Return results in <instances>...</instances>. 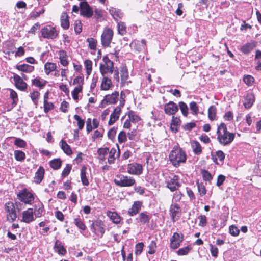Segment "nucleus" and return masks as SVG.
Returning a JSON list of instances; mask_svg holds the SVG:
<instances>
[{"mask_svg": "<svg viewBox=\"0 0 261 261\" xmlns=\"http://www.w3.org/2000/svg\"><path fill=\"white\" fill-rule=\"evenodd\" d=\"M16 68L23 72L31 73L34 70V67L27 64L17 65Z\"/></svg>", "mask_w": 261, "mask_h": 261, "instance_id": "nucleus-25", "label": "nucleus"}, {"mask_svg": "<svg viewBox=\"0 0 261 261\" xmlns=\"http://www.w3.org/2000/svg\"><path fill=\"white\" fill-rule=\"evenodd\" d=\"M34 220L33 208H28L22 213V221L27 223H29Z\"/></svg>", "mask_w": 261, "mask_h": 261, "instance_id": "nucleus-17", "label": "nucleus"}, {"mask_svg": "<svg viewBox=\"0 0 261 261\" xmlns=\"http://www.w3.org/2000/svg\"><path fill=\"white\" fill-rule=\"evenodd\" d=\"M74 31L76 34H79L82 30V24L80 20H76L74 23Z\"/></svg>", "mask_w": 261, "mask_h": 261, "instance_id": "nucleus-52", "label": "nucleus"}, {"mask_svg": "<svg viewBox=\"0 0 261 261\" xmlns=\"http://www.w3.org/2000/svg\"><path fill=\"white\" fill-rule=\"evenodd\" d=\"M14 145L20 148H24L27 146V143L20 138H16L14 142Z\"/></svg>", "mask_w": 261, "mask_h": 261, "instance_id": "nucleus-53", "label": "nucleus"}, {"mask_svg": "<svg viewBox=\"0 0 261 261\" xmlns=\"http://www.w3.org/2000/svg\"><path fill=\"white\" fill-rule=\"evenodd\" d=\"M80 14L87 18L91 17L93 14L92 8L86 1L81 2L80 4Z\"/></svg>", "mask_w": 261, "mask_h": 261, "instance_id": "nucleus-7", "label": "nucleus"}, {"mask_svg": "<svg viewBox=\"0 0 261 261\" xmlns=\"http://www.w3.org/2000/svg\"><path fill=\"white\" fill-rule=\"evenodd\" d=\"M114 183L119 187H130L135 183V180L132 177L123 175H117L114 180Z\"/></svg>", "mask_w": 261, "mask_h": 261, "instance_id": "nucleus-3", "label": "nucleus"}, {"mask_svg": "<svg viewBox=\"0 0 261 261\" xmlns=\"http://www.w3.org/2000/svg\"><path fill=\"white\" fill-rule=\"evenodd\" d=\"M191 250V247L187 246L182 248H180L177 252L179 255H184L188 253L189 251Z\"/></svg>", "mask_w": 261, "mask_h": 261, "instance_id": "nucleus-57", "label": "nucleus"}, {"mask_svg": "<svg viewBox=\"0 0 261 261\" xmlns=\"http://www.w3.org/2000/svg\"><path fill=\"white\" fill-rule=\"evenodd\" d=\"M164 109L166 114L173 116L178 111V107L176 103L170 101L164 105Z\"/></svg>", "mask_w": 261, "mask_h": 261, "instance_id": "nucleus-11", "label": "nucleus"}, {"mask_svg": "<svg viewBox=\"0 0 261 261\" xmlns=\"http://www.w3.org/2000/svg\"><path fill=\"white\" fill-rule=\"evenodd\" d=\"M169 159L174 166L177 167L180 163H185L187 159L186 154L181 148L174 147L169 154Z\"/></svg>", "mask_w": 261, "mask_h": 261, "instance_id": "nucleus-2", "label": "nucleus"}, {"mask_svg": "<svg viewBox=\"0 0 261 261\" xmlns=\"http://www.w3.org/2000/svg\"><path fill=\"white\" fill-rule=\"evenodd\" d=\"M144 247V244L143 243H138L135 246V254L138 255L141 253L143 248Z\"/></svg>", "mask_w": 261, "mask_h": 261, "instance_id": "nucleus-59", "label": "nucleus"}, {"mask_svg": "<svg viewBox=\"0 0 261 261\" xmlns=\"http://www.w3.org/2000/svg\"><path fill=\"white\" fill-rule=\"evenodd\" d=\"M170 213L173 222L177 220L180 217L181 211L179 204L177 203L172 204L170 207Z\"/></svg>", "mask_w": 261, "mask_h": 261, "instance_id": "nucleus-9", "label": "nucleus"}, {"mask_svg": "<svg viewBox=\"0 0 261 261\" xmlns=\"http://www.w3.org/2000/svg\"><path fill=\"white\" fill-rule=\"evenodd\" d=\"M109 11L116 22H118V20L121 19L124 16L123 13L121 10L115 8L111 7Z\"/></svg>", "mask_w": 261, "mask_h": 261, "instance_id": "nucleus-16", "label": "nucleus"}, {"mask_svg": "<svg viewBox=\"0 0 261 261\" xmlns=\"http://www.w3.org/2000/svg\"><path fill=\"white\" fill-rule=\"evenodd\" d=\"M61 25L64 29H67L69 27L68 16L66 12L62 13L61 16Z\"/></svg>", "mask_w": 261, "mask_h": 261, "instance_id": "nucleus-27", "label": "nucleus"}, {"mask_svg": "<svg viewBox=\"0 0 261 261\" xmlns=\"http://www.w3.org/2000/svg\"><path fill=\"white\" fill-rule=\"evenodd\" d=\"M61 148L65 153L70 155L72 154V151L70 146L64 140L61 141Z\"/></svg>", "mask_w": 261, "mask_h": 261, "instance_id": "nucleus-34", "label": "nucleus"}, {"mask_svg": "<svg viewBox=\"0 0 261 261\" xmlns=\"http://www.w3.org/2000/svg\"><path fill=\"white\" fill-rule=\"evenodd\" d=\"M147 214V212H142L139 214L138 217L136 219L138 220L141 224H146L149 223L151 218V216L148 215Z\"/></svg>", "mask_w": 261, "mask_h": 261, "instance_id": "nucleus-23", "label": "nucleus"}, {"mask_svg": "<svg viewBox=\"0 0 261 261\" xmlns=\"http://www.w3.org/2000/svg\"><path fill=\"white\" fill-rule=\"evenodd\" d=\"M42 36L44 38L54 39L58 36V32L54 27L46 26L41 29Z\"/></svg>", "mask_w": 261, "mask_h": 261, "instance_id": "nucleus-6", "label": "nucleus"}, {"mask_svg": "<svg viewBox=\"0 0 261 261\" xmlns=\"http://www.w3.org/2000/svg\"><path fill=\"white\" fill-rule=\"evenodd\" d=\"M54 249L59 255H65L67 253L66 249L59 240L55 242Z\"/></svg>", "mask_w": 261, "mask_h": 261, "instance_id": "nucleus-24", "label": "nucleus"}, {"mask_svg": "<svg viewBox=\"0 0 261 261\" xmlns=\"http://www.w3.org/2000/svg\"><path fill=\"white\" fill-rule=\"evenodd\" d=\"M57 66L55 63L47 62L44 65L45 72L47 75H48L51 71L55 70Z\"/></svg>", "mask_w": 261, "mask_h": 261, "instance_id": "nucleus-35", "label": "nucleus"}, {"mask_svg": "<svg viewBox=\"0 0 261 261\" xmlns=\"http://www.w3.org/2000/svg\"><path fill=\"white\" fill-rule=\"evenodd\" d=\"M6 210L8 213L7 218L9 220L11 219L14 221L17 218L15 206L12 202H8L5 205Z\"/></svg>", "mask_w": 261, "mask_h": 261, "instance_id": "nucleus-14", "label": "nucleus"}, {"mask_svg": "<svg viewBox=\"0 0 261 261\" xmlns=\"http://www.w3.org/2000/svg\"><path fill=\"white\" fill-rule=\"evenodd\" d=\"M13 80L15 82V86L18 89L21 91H24L27 88V84L23 82V79L19 75L14 74L13 75Z\"/></svg>", "mask_w": 261, "mask_h": 261, "instance_id": "nucleus-15", "label": "nucleus"}, {"mask_svg": "<svg viewBox=\"0 0 261 261\" xmlns=\"http://www.w3.org/2000/svg\"><path fill=\"white\" fill-rule=\"evenodd\" d=\"M59 59L61 64L64 66H67L68 65L67 61V55L66 52L64 50H61L59 51Z\"/></svg>", "mask_w": 261, "mask_h": 261, "instance_id": "nucleus-28", "label": "nucleus"}, {"mask_svg": "<svg viewBox=\"0 0 261 261\" xmlns=\"http://www.w3.org/2000/svg\"><path fill=\"white\" fill-rule=\"evenodd\" d=\"M103 226V224L101 220H96L92 223L91 227L93 229V231H99L101 234H103L105 231Z\"/></svg>", "mask_w": 261, "mask_h": 261, "instance_id": "nucleus-22", "label": "nucleus"}, {"mask_svg": "<svg viewBox=\"0 0 261 261\" xmlns=\"http://www.w3.org/2000/svg\"><path fill=\"white\" fill-rule=\"evenodd\" d=\"M178 180V176L174 175L172 178L166 182L167 187L172 192L176 191L180 187Z\"/></svg>", "mask_w": 261, "mask_h": 261, "instance_id": "nucleus-13", "label": "nucleus"}, {"mask_svg": "<svg viewBox=\"0 0 261 261\" xmlns=\"http://www.w3.org/2000/svg\"><path fill=\"white\" fill-rule=\"evenodd\" d=\"M243 81L246 85L251 86L253 84L254 82V79L251 75H247L244 76L243 78Z\"/></svg>", "mask_w": 261, "mask_h": 261, "instance_id": "nucleus-50", "label": "nucleus"}, {"mask_svg": "<svg viewBox=\"0 0 261 261\" xmlns=\"http://www.w3.org/2000/svg\"><path fill=\"white\" fill-rule=\"evenodd\" d=\"M119 92L118 91H114L111 94H107L104 98L101 100L99 107L103 108L107 105L115 104L118 100Z\"/></svg>", "mask_w": 261, "mask_h": 261, "instance_id": "nucleus-4", "label": "nucleus"}, {"mask_svg": "<svg viewBox=\"0 0 261 261\" xmlns=\"http://www.w3.org/2000/svg\"><path fill=\"white\" fill-rule=\"evenodd\" d=\"M72 168V166L70 164H67L66 167L63 169L62 176L63 177H66L69 174L71 169Z\"/></svg>", "mask_w": 261, "mask_h": 261, "instance_id": "nucleus-62", "label": "nucleus"}, {"mask_svg": "<svg viewBox=\"0 0 261 261\" xmlns=\"http://www.w3.org/2000/svg\"><path fill=\"white\" fill-rule=\"evenodd\" d=\"M54 106L53 103L48 101L44 102V111L45 113H47L49 111L53 110Z\"/></svg>", "mask_w": 261, "mask_h": 261, "instance_id": "nucleus-60", "label": "nucleus"}, {"mask_svg": "<svg viewBox=\"0 0 261 261\" xmlns=\"http://www.w3.org/2000/svg\"><path fill=\"white\" fill-rule=\"evenodd\" d=\"M49 165L54 170H58L62 165V161L60 159H54L49 162Z\"/></svg>", "mask_w": 261, "mask_h": 261, "instance_id": "nucleus-36", "label": "nucleus"}, {"mask_svg": "<svg viewBox=\"0 0 261 261\" xmlns=\"http://www.w3.org/2000/svg\"><path fill=\"white\" fill-rule=\"evenodd\" d=\"M120 72L122 82H126L128 77V73L127 68L125 67H121Z\"/></svg>", "mask_w": 261, "mask_h": 261, "instance_id": "nucleus-43", "label": "nucleus"}, {"mask_svg": "<svg viewBox=\"0 0 261 261\" xmlns=\"http://www.w3.org/2000/svg\"><path fill=\"white\" fill-rule=\"evenodd\" d=\"M15 158L17 161H23L25 158V153L20 150H15L14 151Z\"/></svg>", "mask_w": 261, "mask_h": 261, "instance_id": "nucleus-44", "label": "nucleus"}, {"mask_svg": "<svg viewBox=\"0 0 261 261\" xmlns=\"http://www.w3.org/2000/svg\"><path fill=\"white\" fill-rule=\"evenodd\" d=\"M43 211V206L42 204H39L38 205L35 206V215L37 217H40L41 216Z\"/></svg>", "mask_w": 261, "mask_h": 261, "instance_id": "nucleus-46", "label": "nucleus"}, {"mask_svg": "<svg viewBox=\"0 0 261 261\" xmlns=\"http://www.w3.org/2000/svg\"><path fill=\"white\" fill-rule=\"evenodd\" d=\"M84 65L86 69V72L88 75H90L92 72V62L91 60H86L84 62Z\"/></svg>", "mask_w": 261, "mask_h": 261, "instance_id": "nucleus-47", "label": "nucleus"}, {"mask_svg": "<svg viewBox=\"0 0 261 261\" xmlns=\"http://www.w3.org/2000/svg\"><path fill=\"white\" fill-rule=\"evenodd\" d=\"M114 65H100L99 69L101 74L103 76L108 72L112 73L113 72Z\"/></svg>", "mask_w": 261, "mask_h": 261, "instance_id": "nucleus-26", "label": "nucleus"}, {"mask_svg": "<svg viewBox=\"0 0 261 261\" xmlns=\"http://www.w3.org/2000/svg\"><path fill=\"white\" fill-rule=\"evenodd\" d=\"M216 116V108L211 106L208 109V117L211 121L214 120Z\"/></svg>", "mask_w": 261, "mask_h": 261, "instance_id": "nucleus-37", "label": "nucleus"}, {"mask_svg": "<svg viewBox=\"0 0 261 261\" xmlns=\"http://www.w3.org/2000/svg\"><path fill=\"white\" fill-rule=\"evenodd\" d=\"M210 247L212 255L215 257H216L218 256V249L217 247L212 244H210Z\"/></svg>", "mask_w": 261, "mask_h": 261, "instance_id": "nucleus-63", "label": "nucleus"}, {"mask_svg": "<svg viewBox=\"0 0 261 261\" xmlns=\"http://www.w3.org/2000/svg\"><path fill=\"white\" fill-rule=\"evenodd\" d=\"M113 35V31L107 28L105 29L101 36V41L102 45L105 47H108L111 42Z\"/></svg>", "mask_w": 261, "mask_h": 261, "instance_id": "nucleus-5", "label": "nucleus"}, {"mask_svg": "<svg viewBox=\"0 0 261 261\" xmlns=\"http://www.w3.org/2000/svg\"><path fill=\"white\" fill-rule=\"evenodd\" d=\"M191 146L195 154L199 155L202 153V147L197 141H193L191 142Z\"/></svg>", "mask_w": 261, "mask_h": 261, "instance_id": "nucleus-30", "label": "nucleus"}, {"mask_svg": "<svg viewBox=\"0 0 261 261\" xmlns=\"http://www.w3.org/2000/svg\"><path fill=\"white\" fill-rule=\"evenodd\" d=\"M217 139L219 143L223 146L230 144L234 140L235 134L227 130L226 125L221 123L217 130Z\"/></svg>", "mask_w": 261, "mask_h": 261, "instance_id": "nucleus-1", "label": "nucleus"}, {"mask_svg": "<svg viewBox=\"0 0 261 261\" xmlns=\"http://www.w3.org/2000/svg\"><path fill=\"white\" fill-rule=\"evenodd\" d=\"M190 109L192 111V113L193 115H197L199 111L198 106L197 105L196 102L195 101H192L190 103L189 105Z\"/></svg>", "mask_w": 261, "mask_h": 261, "instance_id": "nucleus-45", "label": "nucleus"}, {"mask_svg": "<svg viewBox=\"0 0 261 261\" xmlns=\"http://www.w3.org/2000/svg\"><path fill=\"white\" fill-rule=\"evenodd\" d=\"M108 216L115 224H119L121 221L120 216L116 212H109Z\"/></svg>", "mask_w": 261, "mask_h": 261, "instance_id": "nucleus-31", "label": "nucleus"}, {"mask_svg": "<svg viewBox=\"0 0 261 261\" xmlns=\"http://www.w3.org/2000/svg\"><path fill=\"white\" fill-rule=\"evenodd\" d=\"M47 82L45 80H40V78H35L32 80V85L36 87H39L40 89H42L46 85Z\"/></svg>", "mask_w": 261, "mask_h": 261, "instance_id": "nucleus-33", "label": "nucleus"}, {"mask_svg": "<svg viewBox=\"0 0 261 261\" xmlns=\"http://www.w3.org/2000/svg\"><path fill=\"white\" fill-rule=\"evenodd\" d=\"M74 118L77 121V126L79 129H82L84 127L85 121L77 115L74 116Z\"/></svg>", "mask_w": 261, "mask_h": 261, "instance_id": "nucleus-54", "label": "nucleus"}, {"mask_svg": "<svg viewBox=\"0 0 261 261\" xmlns=\"http://www.w3.org/2000/svg\"><path fill=\"white\" fill-rule=\"evenodd\" d=\"M112 85V82L110 79L103 76L101 84V89L102 90H108L110 89Z\"/></svg>", "mask_w": 261, "mask_h": 261, "instance_id": "nucleus-29", "label": "nucleus"}, {"mask_svg": "<svg viewBox=\"0 0 261 261\" xmlns=\"http://www.w3.org/2000/svg\"><path fill=\"white\" fill-rule=\"evenodd\" d=\"M116 153V150L115 148H112L109 151V155L108 159V162L109 164H113L114 162L115 158L114 157L115 154Z\"/></svg>", "mask_w": 261, "mask_h": 261, "instance_id": "nucleus-49", "label": "nucleus"}, {"mask_svg": "<svg viewBox=\"0 0 261 261\" xmlns=\"http://www.w3.org/2000/svg\"><path fill=\"white\" fill-rule=\"evenodd\" d=\"M201 173L202 175L203 180L205 181H210L213 179L211 174L205 169H202L201 170Z\"/></svg>", "mask_w": 261, "mask_h": 261, "instance_id": "nucleus-42", "label": "nucleus"}, {"mask_svg": "<svg viewBox=\"0 0 261 261\" xmlns=\"http://www.w3.org/2000/svg\"><path fill=\"white\" fill-rule=\"evenodd\" d=\"M87 42L89 43V47L91 49H95L96 47V40L93 38H89L87 39Z\"/></svg>", "mask_w": 261, "mask_h": 261, "instance_id": "nucleus-55", "label": "nucleus"}, {"mask_svg": "<svg viewBox=\"0 0 261 261\" xmlns=\"http://www.w3.org/2000/svg\"><path fill=\"white\" fill-rule=\"evenodd\" d=\"M128 117L130 121L134 123L138 122L141 120L140 117L138 115L135 114L134 112L133 111L128 112Z\"/></svg>", "mask_w": 261, "mask_h": 261, "instance_id": "nucleus-38", "label": "nucleus"}, {"mask_svg": "<svg viewBox=\"0 0 261 261\" xmlns=\"http://www.w3.org/2000/svg\"><path fill=\"white\" fill-rule=\"evenodd\" d=\"M45 173V170L42 166H40L35 173L34 177V181L36 184H40L43 179Z\"/></svg>", "mask_w": 261, "mask_h": 261, "instance_id": "nucleus-21", "label": "nucleus"}, {"mask_svg": "<svg viewBox=\"0 0 261 261\" xmlns=\"http://www.w3.org/2000/svg\"><path fill=\"white\" fill-rule=\"evenodd\" d=\"M10 97L13 99V103L16 105L18 100L17 94L12 89H10Z\"/></svg>", "mask_w": 261, "mask_h": 261, "instance_id": "nucleus-61", "label": "nucleus"}, {"mask_svg": "<svg viewBox=\"0 0 261 261\" xmlns=\"http://www.w3.org/2000/svg\"><path fill=\"white\" fill-rule=\"evenodd\" d=\"M127 170L129 173L135 175H140L143 171L142 166L136 163L128 164Z\"/></svg>", "mask_w": 261, "mask_h": 261, "instance_id": "nucleus-12", "label": "nucleus"}, {"mask_svg": "<svg viewBox=\"0 0 261 261\" xmlns=\"http://www.w3.org/2000/svg\"><path fill=\"white\" fill-rule=\"evenodd\" d=\"M117 128L115 127L111 128L108 133V137L109 139L112 140L115 138L116 134Z\"/></svg>", "mask_w": 261, "mask_h": 261, "instance_id": "nucleus-64", "label": "nucleus"}, {"mask_svg": "<svg viewBox=\"0 0 261 261\" xmlns=\"http://www.w3.org/2000/svg\"><path fill=\"white\" fill-rule=\"evenodd\" d=\"M86 167L85 166H83L81 169V181L84 186H88L89 185V181L86 177Z\"/></svg>", "mask_w": 261, "mask_h": 261, "instance_id": "nucleus-32", "label": "nucleus"}, {"mask_svg": "<svg viewBox=\"0 0 261 261\" xmlns=\"http://www.w3.org/2000/svg\"><path fill=\"white\" fill-rule=\"evenodd\" d=\"M82 91V86L81 85H79L76 86L74 90L72 91V96L74 100L77 101L79 99L78 94L80 92H81Z\"/></svg>", "mask_w": 261, "mask_h": 261, "instance_id": "nucleus-40", "label": "nucleus"}, {"mask_svg": "<svg viewBox=\"0 0 261 261\" xmlns=\"http://www.w3.org/2000/svg\"><path fill=\"white\" fill-rule=\"evenodd\" d=\"M183 235L177 232H174L170 239V247L173 249L178 248L180 243L183 241Z\"/></svg>", "mask_w": 261, "mask_h": 261, "instance_id": "nucleus-10", "label": "nucleus"}, {"mask_svg": "<svg viewBox=\"0 0 261 261\" xmlns=\"http://www.w3.org/2000/svg\"><path fill=\"white\" fill-rule=\"evenodd\" d=\"M178 106L180 108L182 115L184 116H187L188 114V108L186 103L182 101H180L178 103Z\"/></svg>", "mask_w": 261, "mask_h": 261, "instance_id": "nucleus-41", "label": "nucleus"}, {"mask_svg": "<svg viewBox=\"0 0 261 261\" xmlns=\"http://www.w3.org/2000/svg\"><path fill=\"white\" fill-rule=\"evenodd\" d=\"M142 203L139 201H135L132 206L128 211V214L133 216L139 213L141 208Z\"/></svg>", "mask_w": 261, "mask_h": 261, "instance_id": "nucleus-18", "label": "nucleus"}, {"mask_svg": "<svg viewBox=\"0 0 261 261\" xmlns=\"http://www.w3.org/2000/svg\"><path fill=\"white\" fill-rule=\"evenodd\" d=\"M118 32L121 35H124L126 33V25L123 22H117Z\"/></svg>", "mask_w": 261, "mask_h": 261, "instance_id": "nucleus-39", "label": "nucleus"}, {"mask_svg": "<svg viewBox=\"0 0 261 261\" xmlns=\"http://www.w3.org/2000/svg\"><path fill=\"white\" fill-rule=\"evenodd\" d=\"M118 140L120 143H122L126 141L127 135L124 131L122 130L120 132L118 136Z\"/></svg>", "mask_w": 261, "mask_h": 261, "instance_id": "nucleus-51", "label": "nucleus"}, {"mask_svg": "<svg viewBox=\"0 0 261 261\" xmlns=\"http://www.w3.org/2000/svg\"><path fill=\"white\" fill-rule=\"evenodd\" d=\"M19 199L25 204H31L34 200L32 193L24 190L17 194Z\"/></svg>", "mask_w": 261, "mask_h": 261, "instance_id": "nucleus-8", "label": "nucleus"}, {"mask_svg": "<svg viewBox=\"0 0 261 261\" xmlns=\"http://www.w3.org/2000/svg\"><path fill=\"white\" fill-rule=\"evenodd\" d=\"M255 100V97L252 93H248L245 96V101L243 103L246 109L251 107Z\"/></svg>", "mask_w": 261, "mask_h": 261, "instance_id": "nucleus-20", "label": "nucleus"}, {"mask_svg": "<svg viewBox=\"0 0 261 261\" xmlns=\"http://www.w3.org/2000/svg\"><path fill=\"white\" fill-rule=\"evenodd\" d=\"M74 223L75 225L80 229L84 230L86 229V226L83 222L79 219H74Z\"/></svg>", "mask_w": 261, "mask_h": 261, "instance_id": "nucleus-58", "label": "nucleus"}, {"mask_svg": "<svg viewBox=\"0 0 261 261\" xmlns=\"http://www.w3.org/2000/svg\"><path fill=\"white\" fill-rule=\"evenodd\" d=\"M229 233L232 236L236 237L239 235L240 230L234 225H231L229 228Z\"/></svg>", "mask_w": 261, "mask_h": 261, "instance_id": "nucleus-56", "label": "nucleus"}, {"mask_svg": "<svg viewBox=\"0 0 261 261\" xmlns=\"http://www.w3.org/2000/svg\"><path fill=\"white\" fill-rule=\"evenodd\" d=\"M255 47V42L252 41L251 42L247 43L245 44L242 46L240 48V50L243 54L247 55L249 54Z\"/></svg>", "mask_w": 261, "mask_h": 261, "instance_id": "nucleus-19", "label": "nucleus"}, {"mask_svg": "<svg viewBox=\"0 0 261 261\" xmlns=\"http://www.w3.org/2000/svg\"><path fill=\"white\" fill-rule=\"evenodd\" d=\"M40 96V93L37 91H34L31 94V98L34 105L38 104V99Z\"/></svg>", "mask_w": 261, "mask_h": 261, "instance_id": "nucleus-48", "label": "nucleus"}]
</instances>
